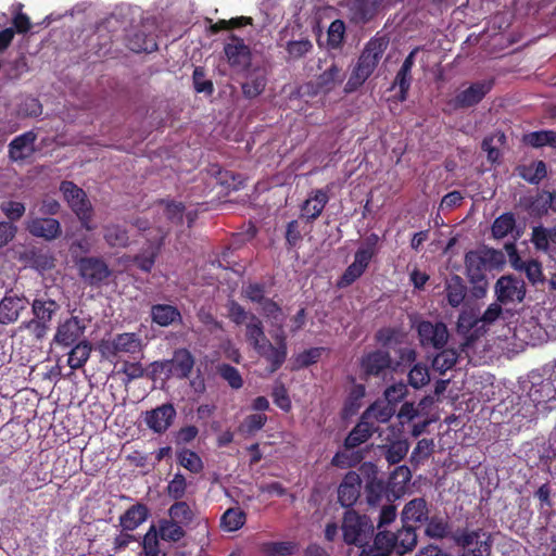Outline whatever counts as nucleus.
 Returning <instances> with one entry per match:
<instances>
[{
    "instance_id": "nucleus-52",
    "label": "nucleus",
    "mask_w": 556,
    "mask_h": 556,
    "mask_svg": "<svg viewBox=\"0 0 556 556\" xmlns=\"http://www.w3.org/2000/svg\"><path fill=\"white\" fill-rule=\"evenodd\" d=\"M267 416L265 414H251L248 415L243 421L239 425L238 431L244 437H252L257 431L262 430L267 422Z\"/></svg>"
},
{
    "instance_id": "nucleus-31",
    "label": "nucleus",
    "mask_w": 556,
    "mask_h": 556,
    "mask_svg": "<svg viewBox=\"0 0 556 556\" xmlns=\"http://www.w3.org/2000/svg\"><path fill=\"white\" fill-rule=\"evenodd\" d=\"M244 336L247 342L254 351L269 341L265 334L263 321L255 314H250L249 321L245 323Z\"/></svg>"
},
{
    "instance_id": "nucleus-10",
    "label": "nucleus",
    "mask_w": 556,
    "mask_h": 556,
    "mask_svg": "<svg viewBox=\"0 0 556 556\" xmlns=\"http://www.w3.org/2000/svg\"><path fill=\"white\" fill-rule=\"evenodd\" d=\"M154 372H166L178 379L188 378L194 366V358L187 349H179L174 352L170 359L154 362L151 364Z\"/></svg>"
},
{
    "instance_id": "nucleus-20",
    "label": "nucleus",
    "mask_w": 556,
    "mask_h": 556,
    "mask_svg": "<svg viewBox=\"0 0 556 556\" xmlns=\"http://www.w3.org/2000/svg\"><path fill=\"white\" fill-rule=\"evenodd\" d=\"M329 186H327L326 189H315L303 202L301 205V217L304 218L306 223H313L321 215L325 206L329 202Z\"/></svg>"
},
{
    "instance_id": "nucleus-25",
    "label": "nucleus",
    "mask_w": 556,
    "mask_h": 556,
    "mask_svg": "<svg viewBox=\"0 0 556 556\" xmlns=\"http://www.w3.org/2000/svg\"><path fill=\"white\" fill-rule=\"evenodd\" d=\"M377 430L378 427L375 422L364 419V416L362 415L359 421L345 438L343 445L346 450H353L367 442Z\"/></svg>"
},
{
    "instance_id": "nucleus-53",
    "label": "nucleus",
    "mask_w": 556,
    "mask_h": 556,
    "mask_svg": "<svg viewBox=\"0 0 556 556\" xmlns=\"http://www.w3.org/2000/svg\"><path fill=\"white\" fill-rule=\"evenodd\" d=\"M144 556H166V553L160 548L157 531L155 525H151L141 542Z\"/></svg>"
},
{
    "instance_id": "nucleus-23",
    "label": "nucleus",
    "mask_w": 556,
    "mask_h": 556,
    "mask_svg": "<svg viewBox=\"0 0 556 556\" xmlns=\"http://www.w3.org/2000/svg\"><path fill=\"white\" fill-rule=\"evenodd\" d=\"M27 299L16 294H5L0 301V324L9 325L15 323L21 312L26 308Z\"/></svg>"
},
{
    "instance_id": "nucleus-35",
    "label": "nucleus",
    "mask_w": 556,
    "mask_h": 556,
    "mask_svg": "<svg viewBox=\"0 0 556 556\" xmlns=\"http://www.w3.org/2000/svg\"><path fill=\"white\" fill-rule=\"evenodd\" d=\"M388 488L382 479H379L376 473L368 476L364 492L365 498L369 506H377L382 498L387 495Z\"/></svg>"
},
{
    "instance_id": "nucleus-19",
    "label": "nucleus",
    "mask_w": 556,
    "mask_h": 556,
    "mask_svg": "<svg viewBox=\"0 0 556 556\" xmlns=\"http://www.w3.org/2000/svg\"><path fill=\"white\" fill-rule=\"evenodd\" d=\"M86 326L76 316H72L64 323L60 324L54 334L53 341L62 346H71L77 344L84 334Z\"/></svg>"
},
{
    "instance_id": "nucleus-44",
    "label": "nucleus",
    "mask_w": 556,
    "mask_h": 556,
    "mask_svg": "<svg viewBox=\"0 0 556 556\" xmlns=\"http://www.w3.org/2000/svg\"><path fill=\"white\" fill-rule=\"evenodd\" d=\"M432 359V368L440 374H444L448 369L453 368L457 363L459 353L453 348H443Z\"/></svg>"
},
{
    "instance_id": "nucleus-2",
    "label": "nucleus",
    "mask_w": 556,
    "mask_h": 556,
    "mask_svg": "<svg viewBox=\"0 0 556 556\" xmlns=\"http://www.w3.org/2000/svg\"><path fill=\"white\" fill-rule=\"evenodd\" d=\"M33 318L23 321L20 329L27 330L37 341H41L51 328L53 317L60 311V304L48 296H37L31 302Z\"/></svg>"
},
{
    "instance_id": "nucleus-8",
    "label": "nucleus",
    "mask_w": 556,
    "mask_h": 556,
    "mask_svg": "<svg viewBox=\"0 0 556 556\" xmlns=\"http://www.w3.org/2000/svg\"><path fill=\"white\" fill-rule=\"evenodd\" d=\"M392 368V357L389 351L377 349L367 352L359 358V378L368 381L371 377H384Z\"/></svg>"
},
{
    "instance_id": "nucleus-42",
    "label": "nucleus",
    "mask_w": 556,
    "mask_h": 556,
    "mask_svg": "<svg viewBox=\"0 0 556 556\" xmlns=\"http://www.w3.org/2000/svg\"><path fill=\"white\" fill-rule=\"evenodd\" d=\"M368 266V264L354 257L353 263L345 268L343 274L338 279L337 287L340 289L350 287L363 276Z\"/></svg>"
},
{
    "instance_id": "nucleus-60",
    "label": "nucleus",
    "mask_w": 556,
    "mask_h": 556,
    "mask_svg": "<svg viewBox=\"0 0 556 556\" xmlns=\"http://www.w3.org/2000/svg\"><path fill=\"white\" fill-rule=\"evenodd\" d=\"M325 351H326L325 348H311V349L304 350L303 352H301L300 354H298L294 357L293 367L295 369H301V368H307L311 365L316 364L320 359L321 354Z\"/></svg>"
},
{
    "instance_id": "nucleus-30",
    "label": "nucleus",
    "mask_w": 556,
    "mask_h": 556,
    "mask_svg": "<svg viewBox=\"0 0 556 556\" xmlns=\"http://www.w3.org/2000/svg\"><path fill=\"white\" fill-rule=\"evenodd\" d=\"M149 517V509L144 504L137 503L130 506L121 517L119 525L124 531H134Z\"/></svg>"
},
{
    "instance_id": "nucleus-29",
    "label": "nucleus",
    "mask_w": 556,
    "mask_h": 556,
    "mask_svg": "<svg viewBox=\"0 0 556 556\" xmlns=\"http://www.w3.org/2000/svg\"><path fill=\"white\" fill-rule=\"evenodd\" d=\"M152 323L160 327H168L181 320L179 309L170 304H154L150 311Z\"/></svg>"
},
{
    "instance_id": "nucleus-1",
    "label": "nucleus",
    "mask_w": 556,
    "mask_h": 556,
    "mask_svg": "<svg viewBox=\"0 0 556 556\" xmlns=\"http://www.w3.org/2000/svg\"><path fill=\"white\" fill-rule=\"evenodd\" d=\"M388 45L389 40L384 37H374L366 43L345 84L344 91L346 93L356 91L369 78L381 60Z\"/></svg>"
},
{
    "instance_id": "nucleus-41",
    "label": "nucleus",
    "mask_w": 556,
    "mask_h": 556,
    "mask_svg": "<svg viewBox=\"0 0 556 556\" xmlns=\"http://www.w3.org/2000/svg\"><path fill=\"white\" fill-rule=\"evenodd\" d=\"M366 390L364 384H354L349 391L342 407V416L344 418L355 415L362 406V400Z\"/></svg>"
},
{
    "instance_id": "nucleus-50",
    "label": "nucleus",
    "mask_w": 556,
    "mask_h": 556,
    "mask_svg": "<svg viewBox=\"0 0 556 556\" xmlns=\"http://www.w3.org/2000/svg\"><path fill=\"white\" fill-rule=\"evenodd\" d=\"M267 78L264 74H251L249 79L241 85L242 94L247 99H254L265 90Z\"/></svg>"
},
{
    "instance_id": "nucleus-27",
    "label": "nucleus",
    "mask_w": 556,
    "mask_h": 556,
    "mask_svg": "<svg viewBox=\"0 0 556 556\" xmlns=\"http://www.w3.org/2000/svg\"><path fill=\"white\" fill-rule=\"evenodd\" d=\"M531 242L536 251L549 253L556 250V225L553 227L542 225L533 227Z\"/></svg>"
},
{
    "instance_id": "nucleus-14",
    "label": "nucleus",
    "mask_w": 556,
    "mask_h": 556,
    "mask_svg": "<svg viewBox=\"0 0 556 556\" xmlns=\"http://www.w3.org/2000/svg\"><path fill=\"white\" fill-rule=\"evenodd\" d=\"M494 292L496 301L501 304L521 302L526 295L525 282L513 275H505L495 282Z\"/></svg>"
},
{
    "instance_id": "nucleus-24",
    "label": "nucleus",
    "mask_w": 556,
    "mask_h": 556,
    "mask_svg": "<svg viewBox=\"0 0 556 556\" xmlns=\"http://www.w3.org/2000/svg\"><path fill=\"white\" fill-rule=\"evenodd\" d=\"M21 260L29 267L39 271H46L54 267L55 258L47 248L30 247L26 249Z\"/></svg>"
},
{
    "instance_id": "nucleus-63",
    "label": "nucleus",
    "mask_w": 556,
    "mask_h": 556,
    "mask_svg": "<svg viewBox=\"0 0 556 556\" xmlns=\"http://www.w3.org/2000/svg\"><path fill=\"white\" fill-rule=\"evenodd\" d=\"M408 452V443L405 440H397L387 446L384 458L390 465L399 464Z\"/></svg>"
},
{
    "instance_id": "nucleus-28",
    "label": "nucleus",
    "mask_w": 556,
    "mask_h": 556,
    "mask_svg": "<svg viewBox=\"0 0 556 556\" xmlns=\"http://www.w3.org/2000/svg\"><path fill=\"white\" fill-rule=\"evenodd\" d=\"M444 292L448 305L456 308L462 305L466 298L467 286L458 275H452L445 280Z\"/></svg>"
},
{
    "instance_id": "nucleus-33",
    "label": "nucleus",
    "mask_w": 556,
    "mask_h": 556,
    "mask_svg": "<svg viewBox=\"0 0 556 556\" xmlns=\"http://www.w3.org/2000/svg\"><path fill=\"white\" fill-rule=\"evenodd\" d=\"M488 535L490 534L482 529L468 530L467 528H458L452 533L451 539L458 547L466 551L469 549V546L472 544H476V547L480 546V543L484 541Z\"/></svg>"
},
{
    "instance_id": "nucleus-49",
    "label": "nucleus",
    "mask_w": 556,
    "mask_h": 556,
    "mask_svg": "<svg viewBox=\"0 0 556 556\" xmlns=\"http://www.w3.org/2000/svg\"><path fill=\"white\" fill-rule=\"evenodd\" d=\"M91 353V344L84 340L73 346L68 353L67 364L72 369L81 368L88 361Z\"/></svg>"
},
{
    "instance_id": "nucleus-32",
    "label": "nucleus",
    "mask_w": 556,
    "mask_h": 556,
    "mask_svg": "<svg viewBox=\"0 0 556 556\" xmlns=\"http://www.w3.org/2000/svg\"><path fill=\"white\" fill-rule=\"evenodd\" d=\"M517 175L531 185H539L547 175L544 161H533L530 164H520L516 167Z\"/></svg>"
},
{
    "instance_id": "nucleus-58",
    "label": "nucleus",
    "mask_w": 556,
    "mask_h": 556,
    "mask_svg": "<svg viewBox=\"0 0 556 556\" xmlns=\"http://www.w3.org/2000/svg\"><path fill=\"white\" fill-rule=\"evenodd\" d=\"M172 520L178 525H189L193 519V513L188 503L176 501L168 509Z\"/></svg>"
},
{
    "instance_id": "nucleus-21",
    "label": "nucleus",
    "mask_w": 556,
    "mask_h": 556,
    "mask_svg": "<svg viewBox=\"0 0 556 556\" xmlns=\"http://www.w3.org/2000/svg\"><path fill=\"white\" fill-rule=\"evenodd\" d=\"M37 134L33 130L26 131L15 137L9 143V157L13 162H23L30 157L35 152V142Z\"/></svg>"
},
{
    "instance_id": "nucleus-3",
    "label": "nucleus",
    "mask_w": 556,
    "mask_h": 556,
    "mask_svg": "<svg viewBox=\"0 0 556 556\" xmlns=\"http://www.w3.org/2000/svg\"><path fill=\"white\" fill-rule=\"evenodd\" d=\"M60 191L62 192L63 198L66 201L70 208L78 218L81 228L86 229L87 231L94 230V211L85 190L78 187L73 181L63 180L60 184Z\"/></svg>"
},
{
    "instance_id": "nucleus-43",
    "label": "nucleus",
    "mask_w": 556,
    "mask_h": 556,
    "mask_svg": "<svg viewBox=\"0 0 556 556\" xmlns=\"http://www.w3.org/2000/svg\"><path fill=\"white\" fill-rule=\"evenodd\" d=\"M525 144L532 148L552 147L556 148V131L554 130H536L531 131L522 137Z\"/></svg>"
},
{
    "instance_id": "nucleus-56",
    "label": "nucleus",
    "mask_w": 556,
    "mask_h": 556,
    "mask_svg": "<svg viewBox=\"0 0 556 556\" xmlns=\"http://www.w3.org/2000/svg\"><path fill=\"white\" fill-rule=\"evenodd\" d=\"M408 383L414 389H420L430 381L429 368L424 363H415L407 375Z\"/></svg>"
},
{
    "instance_id": "nucleus-6",
    "label": "nucleus",
    "mask_w": 556,
    "mask_h": 556,
    "mask_svg": "<svg viewBox=\"0 0 556 556\" xmlns=\"http://www.w3.org/2000/svg\"><path fill=\"white\" fill-rule=\"evenodd\" d=\"M80 279L91 288L108 285L113 271L101 256H83L75 262Z\"/></svg>"
},
{
    "instance_id": "nucleus-18",
    "label": "nucleus",
    "mask_w": 556,
    "mask_h": 556,
    "mask_svg": "<svg viewBox=\"0 0 556 556\" xmlns=\"http://www.w3.org/2000/svg\"><path fill=\"white\" fill-rule=\"evenodd\" d=\"M25 228L33 237L42 238L47 241H52L62 233L60 222L52 217H29Z\"/></svg>"
},
{
    "instance_id": "nucleus-36",
    "label": "nucleus",
    "mask_w": 556,
    "mask_h": 556,
    "mask_svg": "<svg viewBox=\"0 0 556 556\" xmlns=\"http://www.w3.org/2000/svg\"><path fill=\"white\" fill-rule=\"evenodd\" d=\"M447 518L434 515L426 521L425 534L434 540H443L452 535Z\"/></svg>"
},
{
    "instance_id": "nucleus-47",
    "label": "nucleus",
    "mask_w": 556,
    "mask_h": 556,
    "mask_svg": "<svg viewBox=\"0 0 556 556\" xmlns=\"http://www.w3.org/2000/svg\"><path fill=\"white\" fill-rule=\"evenodd\" d=\"M156 527L157 538L167 542H177L185 536V530L172 519H161Z\"/></svg>"
},
{
    "instance_id": "nucleus-22",
    "label": "nucleus",
    "mask_w": 556,
    "mask_h": 556,
    "mask_svg": "<svg viewBox=\"0 0 556 556\" xmlns=\"http://www.w3.org/2000/svg\"><path fill=\"white\" fill-rule=\"evenodd\" d=\"M404 525L420 526L429 518L428 503L424 497H415L404 505L401 514Z\"/></svg>"
},
{
    "instance_id": "nucleus-61",
    "label": "nucleus",
    "mask_w": 556,
    "mask_h": 556,
    "mask_svg": "<svg viewBox=\"0 0 556 556\" xmlns=\"http://www.w3.org/2000/svg\"><path fill=\"white\" fill-rule=\"evenodd\" d=\"M296 543L286 542H266L262 545V551L267 556H289L296 551Z\"/></svg>"
},
{
    "instance_id": "nucleus-15",
    "label": "nucleus",
    "mask_w": 556,
    "mask_h": 556,
    "mask_svg": "<svg viewBox=\"0 0 556 556\" xmlns=\"http://www.w3.org/2000/svg\"><path fill=\"white\" fill-rule=\"evenodd\" d=\"M362 485L363 480L357 472H346L337 489L339 504L346 510L353 509L361 497Z\"/></svg>"
},
{
    "instance_id": "nucleus-17",
    "label": "nucleus",
    "mask_w": 556,
    "mask_h": 556,
    "mask_svg": "<svg viewBox=\"0 0 556 556\" xmlns=\"http://www.w3.org/2000/svg\"><path fill=\"white\" fill-rule=\"evenodd\" d=\"M176 409L172 403H165L154 409L147 410L143 420L149 429L162 434L168 430L176 418Z\"/></svg>"
},
{
    "instance_id": "nucleus-46",
    "label": "nucleus",
    "mask_w": 556,
    "mask_h": 556,
    "mask_svg": "<svg viewBox=\"0 0 556 556\" xmlns=\"http://www.w3.org/2000/svg\"><path fill=\"white\" fill-rule=\"evenodd\" d=\"M394 412V407L388 402L386 404L375 402L362 415L364 416V419H367L368 421L386 424L391 419Z\"/></svg>"
},
{
    "instance_id": "nucleus-62",
    "label": "nucleus",
    "mask_w": 556,
    "mask_h": 556,
    "mask_svg": "<svg viewBox=\"0 0 556 556\" xmlns=\"http://www.w3.org/2000/svg\"><path fill=\"white\" fill-rule=\"evenodd\" d=\"M177 460L180 466L192 473H200L203 470V462L201 457L193 451L184 450L178 453Z\"/></svg>"
},
{
    "instance_id": "nucleus-57",
    "label": "nucleus",
    "mask_w": 556,
    "mask_h": 556,
    "mask_svg": "<svg viewBox=\"0 0 556 556\" xmlns=\"http://www.w3.org/2000/svg\"><path fill=\"white\" fill-rule=\"evenodd\" d=\"M0 211L7 217V220H3L4 223L15 225L25 215L26 206L23 202L8 200L0 203Z\"/></svg>"
},
{
    "instance_id": "nucleus-54",
    "label": "nucleus",
    "mask_w": 556,
    "mask_h": 556,
    "mask_svg": "<svg viewBox=\"0 0 556 556\" xmlns=\"http://www.w3.org/2000/svg\"><path fill=\"white\" fill-rule=\"evenodd\" d=\"M23 8L24 5L20 2L11 7L12 28L14 29V34H26L33 26L29 16L23 12Z\"/></svg>"
},
{
    "instance_id": "nucleus-12",
    "label": "nucleus",
    "mask_w": 556,
    "mask_h": 556,
    "mask_svg": "<svg viewBox=\"0 0 556 556\" xmlns=\"http://www.w3.org/2000/svg\"><path fill=\"white\" fill-rule=\"evenodd\" d=\"M417 333L422 348H432L434 350L443 349L447 344L450 337L447 327L442 321L422 320L417 325Z\"/></svg>"
},
{
    "instance_id": "nucleus-37",
    "label": "nucleus",
    "mask_w": 556,
    "mask_h": 556,
    "mask_svg": "<svg viewBox=\"0 0 556 556\" xmlns=\"http://www.w3.org/2000/svg\"><path fill=\"white\" fill-rule=\"evenodd\" d=\"M127 47L136 53H150L157 49L154 37L141 30H136L127 36Z\"/></svg>"
},
{
    "instance_id": "nucleus-34",
    "label": "nucleus",
    "mask_w": 556,
    "mask_h": 556,
    "mask_svg": "<svg viewBox=\"0 0 556 556\" xmlns=\"http://www.w3.org/2000/svg\"><path fill=\"white\" fill-rule=\"evenodd\" d=\"M381 249V239L376 232H370L362 241L357 250L355 251L354 257L363 261L366 264H370Z\"/></svg>"
},
{
    "instance_id": "nucleus-59",
    "label": "nucleus",
    "mask_w": 556,
    "mask_h": 556,
    "mask_svg": "<svg viewBox=\"0 0 556 556\" xmlns=\"http://www.w3.org/2000/svg\"><path fill=\"white\" fill-rule=\"evenodd\" d=\"M217 374L227 381L230 388L238 390L243 386V379L240 371L230 364L223 363L216 367Z\"/></svg>"
},
{
    "instance_id": "nucleus-51",
    "label": "nucleus",
    "mask_w": 556,
    "mask_h": 556,
    "mask_svg": "<svg viewBox=\"0 0 556 556\" xmlns=\"http://www.w3.org/2000/svg\"><path fill=\"white\" fill-rule=\"evenodd\" d=\"M247 521L245 513L239 508H228L222 516L220 522L227 531H237L244 526Z\"/></svg>"
},
{
    "instance_id": "nucleus-4",
    "label": "nucleus",
    "mask_w": 556,
    "mask_h": 556,
    "mask_svg": "<svg viewBox=\"0 0 556 556\" xmlns=\"http://www.w3.org/2000/svg\"><path fill=\"white\" fill-rule=\"evenodd\" d=\"M341 531L345 544L364 547L372 539L375 527L368 516L348 509L342 518Z\"/></svg>"
},
{
    "instance_id": "nucleus-40",
    "label": "nucleus",
    "mask_w": 556,
    "mask_h": 556,
    "mask_svg": "<svg viewBox=\"0 0 556 556\" xmlns=\"http://www.w3.org/2000/svg\"><path fill=\"white\" fill-rule=\"evenodd\" d=\"M261 312L270 323L271 327L276 329L274 334H287L285 330L286 314L277 302L274 300L266 302V306H264Z\"/></svg>"
},
{
    "instance_id": "nucleus-64",
    "label": "nucleus",
    "mask_w": 556,
    "mask_h": 556,
    "mask_svg": "<svg viewBox=\"0 0 556 556\" xmlns=\"http://www.w3.org/2000/svg\"><path fill=\"white\" fill-rule=\"evenodd\" d=\"M313 49V43L307 38L290 40L287 42L286 51L290 60H299L305 56Z\"/></svg>"
},
{
    "instance_id": "nucleus-7",
    "label": "nucleus",
    "mask_w": 556,
    "mask_h": 556,
    "mask_svg": "<svg viewBox=\"0 0 556 556\" xmlns=\"http://www.w3.org/2000/svg\"><path fill=\"white\" fill-rule=\"evenodd\" d=\"M142 349V339L136 332L118 333L111 340H102L99 344L100 353L108 359L116 357L121 353L136 355L141 353Z\"/></svg>"
},
{
    "instance_id": "nucleus-39",
    "label": "nucleus",
    "mask_w": 556,
    "mask_h": 556,
    "mask_svg": "<svg viewBox=\"0 0 556 556\" xmlns=\"http://www.w3.org/2000/svg\"><path fill=\"white\" fill-rule=\"evenodd\" d=\"M396 536L395 553L400 556L413 551L417 544L416 527L404 525L394 533Z\"/></svg>"
},
{
    "instance_id": "nucleus-13",
    "label": "nucleus",
    "mask_w": 556,
    "mask_h": 556,
    "mask_svg": "<svg viewBox=\"0 0 556 556\" xmlns=\"http://www.w3.org/2000/svg\"><path fill=\"white\" fill-rule=\"evenodd\" d=\"M273 339L275 344H273L270 341H267L255 351L260 357L267 362L268 371L270 374L276 372L281 368L288 355V336L282 333L273 334Z\"/></svg>"
},
{
    "instance_id": "nucleus-48",
    "label": "nucleus",
    "mask_w": 556,
    "mask_h": 556,
    "mask_svg": "<svg viewBox=\"0 0 556 556\" xmlns=\"http://www.w3.org/2000/svg\"><path fill=\"white\" fill-rule=\"evenodd\" d=\"M381 1L382 0H353L351 11L356 20L367 22L375 15Z\"/></svg>"
},
{
    "instance_id": "nucleus-55",
    "label": "nucleus",
    "mask_w": 556,
    "mask_h": 556,
    "mask_svg": "<svg viewBox=\"0 0 556 556\" xmlns=\"http://www.w3.org/2000/svg\"><path fill=\"white\" fill-rule=\"evenodd\" d=\"M516 219L511 213H504L495 218L492 224L491 231L494 238L503 239L513 231Z\"/></svg>"
},
{
    "instance_id": "nucleus-5",
    "label": "nucleus",
    "mask_w": 556,
    "mask_h": 556,
    "mask_svg": "<svg viewBox=\"0 0 556 556\" xmlns=\"http://www.w3.org/2000/svg\"><path fill=\"white\" fill-rule=\"evenodd\" d=\"M465 269L467 276H486V271L498 270L506 263L502 251L483 247L471 250L465 254Z\"/></svg>"
},
{
    "instance_id": "nucleus-45",
    "label": "nucleus",
    "mask_w": 556,
    "mask_h": 556,
    "mask_svg": "<svg viewBox=\"0 0 556 556\" xmlns=\"http://www.w3.org/2000/svg\"><path fill=\"white\" fill-rule=\"evenodd\" d=\"M103 238L111 248H125L129 243L128 231L115 224L108 225L103 228Z\"/></svg>"
},
{
    "instance_id": "nucleus-16",
    "label": "nucleus",
    "mask_w": 556,
    "mask_h": 556,
    "mask_svg": "<svg viewBox=\"0 0 556 556\" xmlns=\"http://www.w3.org/2000/svg\"><path fill=\"white\" fill-rule=\"evenodd\" d=\"M493 85V79L471 84L467 89L455 96L452 101L453 106L455 109H467L477 105L492 90Z\"/></svg>"
},
{
    "instance_id": "nucleus-38",
    "label": "nucleus",
    "mask_w": 556,
    "mask_h": 556,
    "mask_svg": "<svg viewBox=\"0 0 556 556\" xmlns=\"http://www.w3.org/2000/svg\"><path fill=\"white\" fill-rule=\"evenodd\" d=\"M344 80V73L342 68L337 64L332 63L329 68L324 71L320 75H318L316 79V85L319 90L324 92H329L337 85H340Z\"/></svg>"
},
{
    "instance_id": "nucleus-9",
    "label": "nucleus",
    "mask_w": 556,
    "mask_h": 556,
    "mask_svg": "<svg viewBox=\"0 0 556 556\" xmlns=\"http://www.w3.org/2000/svg\"><path fill=\"white\" fill-rule=\"evenodd\" d=\"M528 396L541 413L556 409V369L548 378L533 382L528 391Z\"/></svg>"
},
{
    "instance_id": "nucleus-26",
    "label": "nucleus",
    "mask_w": 556,
    "mask_h": 556,
    "mask_svg": "<svg viewBox=\"0 0 556 556\" xmlns=\"http://www.w3.org/2000/svg\"><path fill=\"white\" fill-rule=\"evenodd\" d=\"M419 48H414L405 58L400 71L397 72L394 86H399V100L405 101L412 83V68L415 64V56Z\"/></svg>"
},
{
    "instance_id": "nucleus-11",
    "label": "nucleus",
    "mask_w": 556,
    "mask_h": 556,
    "mask_svg": "<svg viewBox=\"0 0 556 556\" xmlns=\"http://www.w3.org/2000/svg\"><path fill=\"white\" fill-rule=\"evenodd\" d=\"M224 53L231 68L247 72L251 67L252 51L241 37L230 34L224 45Z\"/></svg>"
}]
</instances>
